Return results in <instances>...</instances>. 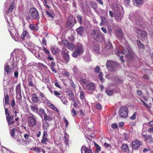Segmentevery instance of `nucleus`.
<instances>
[{
    "mask_svg": "<svg viewBox=\"0 0 153 153\" xmlns=\"http://www.w3.org/2000/svg\"><path fill=\"white\" fill-rule=\"evenodd\" d=\"M91 34L93 39L96 41L101 42L104 39L102 33L96 29L92 30Z\"/></svg>",
    "mask_w": 153,
    "mask_h": 153,
    "instance_id": "1",
    "label": "nucleus"
},
{
    "mask_svg": "<svg viewBox=\"0 0 153 153\" xmlns=\"http://www.w3.org/2000/svg\"><path fill=\"white\" fill-rule=\"evenodd\" d=\"M75 51L72 54V56L74 58H76L81 55L84 52V49L81 44H78L75 47Z\"/></svg>",
    "mask_w": 153,
    "mask_h": 153,
    "instance_id": "2",
    "label": "nucleus"
},
{
    "mask_svg": "<svg viewBox=\"0 0 153 153\" xmlns=\"http://www.w3.org/2000/svg\"><path fill=\"white\" fill-rule=\"evenodd\" d=\"M118 113L120 117L124 119L126 118L128 116V109L126 106H122L120 108Z\"/></svg>",
    "mask_w": 153,
    "mask_h": 153,
    "instance_id": "3",
    "label": "nucleus"
},
{
    "mask_svg": "<svg viewBox=\"0 0 153 153\" xmlns=\"http://www.w3.org/2000/svg\"><path fill=\"white\" fill-rule=\"evenodd\" d=\"M37 118L33 114L27 117L28 126L29 127H33L36 124L37 122Z\"/></svg>",
    "mask_w": 153,
    "mask_h": 153,
    "instance_id": "4",
    "label": "nucleus"
},
{
    "mask_svg": "<svg viewBox=\"0 0 153 153\" xmlns=\"http://www.w3.org/2000/svg\"><path fill=\"white\" fill-rule=\"evenodd\" d=\"M29 13L32 20L39 19V16L38 12L35 8H30L29 10Z\"/></svg>",
    "mask_w": 153,
    "mask_h": 153,
    "instance_id": "5",
    "label": "nucleus"
},
{
    "mask_svg": "<svg viewBox=\"0 0 153 153\" xmlns=\"http://www.w3.org/2000/svg\"><path fill=\"white\" fill-rule=\"evenodd\" d=\"M76 23V20L73 16H69L67 19L65 27L68 28H71L74 26V24Z\"/></svg>",
    "mask_w": 153,
    "mask_h": 153,
    "instance_id": "6",
    "label": "nucleus"
},
{
    "mask_svg": "<svg viewBox=\"0 0 153 153\" xmlns=\"http://www.w3.org/2000/svg\"><path fill=\"white\" fill-rule=\"evenodd\" d=\"M5 114L6 120L9 126L12 125L15 122L13 121V115L10 116L8 109L7 108H5Z\"/></svg>",
    "mask_w": 153,
    "mask_h": 153,
    "instance_id": "7",
    "label": "nucleus"
},
{
    "mask_svg": "<svg viewBox=\"0 0 153 153\" xmlns=\"http://www.w3.org/2000/svg\"><path fill=\"white\" fill-rule=\"evenodd\" d=\"M117 65L118 64L116 62L109 60L107 61L106 66L108 70L113 71L115 70Z\"/></svg>",
    "mask_w": 153,
    "mask_h": 153,
    "instance_id": "8",
    "label": "nucleus"
},
{
    "mask_svg": "<svg viewBox=\"0 0 153 153\" xmlns=\"http://www.w3.org/2000/svg\"><path fill=\"white\" fill-rule=\"evenodd\" d=\"M12 37L15 40L18 38L19 34L17 30L14 27H12V28L9 30Z\"/></svg>",
    "mask_w": 153,
    "mask_h": 153,
    "instance_id": "9",
    "label": "nucleus"
},
{
    "mask_svg": "<svg viewBox=\"0 0 153 153\" xmlns=\"http://www.w3.org/2000/svg\"><path fill=\"white\" fill-rule=\"evenodd\" d=\"M21 86V84L20 83H19L16 87V98L17 99L19 100H21L22 98Z\"/></svg>",
    "mask_w": 153,
    "mask_h": 153,
    "instance_id": "10",
    "label": "nucleus"
},
{
    "mask_svg": "<svg viewBox=\"0 0 153 153\" xmlns=\"http://www.w3.org/2000/svg\"><path fill=\"white\" fill-rule=\"evenodd\" d=\"M136 33L137 35L140 36L142 41L147 39V33L146 31L139 30L138 28H137Z\"/></svg>",
    "mask_w": 153,
    "mask_h": 153,
    "instance_id": "11",
    "label": "nucleus"
},
{
    "mask_svg": "<svg viewBox=\"0 0 153 153\" xmlns=\"http://www.w3.org/2000/svg\"><path fill=\"white\" fill-rule=\"evenodd\" d=\"M141 143L139 140L135 139L133 140L131 142V146L133 149L136 150L141 145Z\"/></svg>",
    "mask_w": 153,
    "mask_h": 153,
    "instance_id": "12",
    "label": "nucleus"
},
{
    "mask_svg": "<svg viewBox=\"0 0 153 153\" xmlns=\"http://www.w3.org/2000/svg\"><path fill=\"white\" fill-rule=\"evenodd\" d=\"M114 13L115 14L114 17L116 21H119L120 20L121 14L119 7L117 8L115 10Z\"/></svg>",
    "mask_w": 153,
    "mask_h": 153,
    "instance_id": "13",
    "label": "nucleus"
},
{
    "mask_svg": "<svg viewBox=\"0 0 153 153\" xmlns=\"http://www.w3.org/2000/svg\"><path fill=\"white\" fill-rule=\"evenodd\" d=\"M143 137L145 139L144 140L145 141L147 142L149 141L150 144H153V137H152V135L143 134Z\"/></svg>",
    "mask_w": 153,
    "mask_h": 153,
    "instance_id": "14",
    "label": "nucleus"
},
{
    "mask_svg": "<svg viewBox=\"0 0 153 153\" xmlns=\"http://www.w3.org/2000/svg\"><path fill=\"white\" fill-rule=\"evenodd\" d=\"M43 50L45 53L48 56V59L49 61L53 60L54 58L51 56V54L49 50L45 47H43Z\"/></svg>",
    "mask_w": 153,
    "mask_h": 153,
    "instance_id": "15",
    "label": "nucleus"
},
{
    "mask_svg": "<svg viewBox=\"0 0 153 153\" xmlns=\"http://www.w3.org/2000/svg\"><path fill=\"white\" fill-rule=\"evenodd\" d=\"M122 150L125 153H129L130 152L129 146L127 144L123 143L121 146Z\"/></svg>",
    "mask_w": 153,
    "mask_h": 153,
    "instance_id": "16",
    "label": "nucleus"
},
{
    "mask_svg": "<svg viewBox=\"0 0 153 153\" xmlns=\"http://www.w3.org/2000/svg\"><path fill=\"white\" fill-rule=\"evenodd\" d=\"M85 30V29L84 27L80 26L76 29V31L78 34L82 36L84 34Z\"/></svg>",
    "mask_w": 153,
    "mask_h": 153,
    "instance_id": "17",
    "label": "nucleus"
},
{
    "mask_svg": "<svg viewBox=\"0 0 153 153\" xmlns=\"http://www.w3.org/2000/svg\"><path fill=\"white\" fill-rule=\"evenodd\" d=\"M93 51L95 53L99 54L100 53V47L97 44H94L92 45Z\"/></svg>",
    "mask_w": 153,
    "mask_h": 153,
    "instance_id": "18",
    "label": "nucleus"
},
{
    "mask_svg": "<svg viewBox=\"0 0 153 153\" xmlns=\"http://www.w3.org/2000/svg\"><path fill=\"white\" fill-rule=\"evenodd\" d=\"M82 153H83V151H84V153H92V151L91 149H88L85 146H83L81 148Z\"/></svg>",
    "mask_w": 153,
    "mask_h": 153,
    "instance_id": "19",
    "label": "nucleus"
},
{
    "mask_svg": "<svg viewBox=\"0 0 153 153\" xmlns=\"http://www.w3.org/2000/svg\"><path fill=\"white\" fill-rule=\"evenodd\" d=\"M51 49L52 53L54 55H56L57 53H59L60 52L59 49L58 48L54 46L51 47Z\"/></svg>",
    "mask_w": 153,
    "mask_h": 153,
    "instance_id": "20",
    "label": "nucleus"
},
{
    "mask_svg": "<svg viewBox=\"0 0 153 153\" xmlns=\"http://www.w3.org/2000/svg\"><path fill=\"white\" fill-rule=\"evenodd\" d=\"M116 36L119 38H120L122 37L123 36V31L120 28L117 29L116 31Z\"/></svg>",
    "mask_w": 153,
    "mask_h": 153,
    "instance_id": "21",
    "label": "nucleus"
},
{
    "mask_svg": "<svg viewBox=\"0 0 153 153\" xmlns=\"http://www.w3.org/2000/svg\"><path fill=\"white\" fill-rule=\"evenodd\" d=\"M44 119L45 121L46 122V124L47 125V127H48L49 126V123L47 122L48 121H50L52 120V118L51 117L49 116H47V114H45L44 115Z\"/></svg>",
    "mask_w": 153,
    "mask_h": 153,
    "instance_id": "22",
    "label": "nucleus"
},
{
    "mask_svg": "<svg viewBox=\"0 0 153 153\" xmlns=\"http://www.w3.org/2000/svg\"><path fill=\"white\" fill-rule=\"evenodd\" d=\"M86 87L88 90H93L94 89L95 85L94 83L91 82L88 84H87Z\"/></svg>",
    "mask_w": 153,
    "mask_h": 153,
    "instance_id": "23",
    "label": "nucleus"
},
{
    "mask_svg": "<svg viewBox=\"0 0 153 153\" xmlns=\"http://www.w3.org/2000/svg\"><path fill=\"white\" fill-rule=\"evenodd\" d=\"M37 112L38 114L42 118L43 116H44L45 114H46L45 112V110L42 108H40Z\"/></svg>",
    "mask_w": 153,
    "mask_h": 153,
    "instance_id": "24",
    "label": "nucleus"
},
{
    "mask_svg": "<svg viewBox=\"0 0 153 153\" xmlns=\"http://www.w3.org/2000/svg\"><path fill=\"white\" fill-rule=\"evenodd\" d=\"M4 70L7 74H10L12 71V69L10 67L8 63L6 64L4 68Z\"/></svg>",
    "mask_w": 153,
    "mask_h": 153,
    "instance_id": "25",
    "label": "nucleus"
},
{
    "mask_svg": "<svg viewBox=\"0 0 153 153\" xmlns=\"http://www.w3.org/2000/svg\"><path fill=\"white\" fill-rule=\"evenodd\" d=\"M31 100L34 103H37L39 101L38 97L36 94L32 95Z\"/></svg>",
    "mask_w": 153,
    "mask_h": 153,
    "instance_id": "26",
    "label": "nucleus"
},
{
    "mask_svg": "<svg viewBox=\"0 0 153 153\" xmlns=\"http://www.w3.org/2000/svg\"><path fill=\"white\" fill-rule=\"evenodd\" d=\"M15 3L13 1L10 4V7L9 8L8 10V12L9 13H10L13 12V10L15 8Z\"/></svg>",
    "mask_w": 153,
    "mask_h": 153,
    "instance_id": "27",
    "label": "nucleus"
},
{
    "mask_svg": "<svg viewBox=\"0 0 153 153\" xmlns=\"http://www.w3.org/2000/svg\"><path fill=\"white\" fill-rule=\"evenodd\" d=\"M137 43L139 49H144L145 48L144 45L139 40H137Z\"/></svg>",
    "mask_w": 153,
    "mask_h": 153,
    "instance_id": "28",
    "label": "nucleus"
},
{
    "mask_svg": "<svg viewBox=\"0 0 153 153\" xmlns=\"http://www.w3.org/2000/svg\"><path fill=\"white\" fill-rule=\"evenodd\" d=\"M148 124L151 128H148V131L149 133H151L153 134V121H150Z\"/></svg>",
    "mask_w": 153,
    "mask_h": 153,
    "instance_id": "29",
    "label": "nucleus"
},
{
    "mask_svg": "<svg viewBox=\"0 0 153 153\" xmlns=\"http://www.w3.org/2000/svg\"><path fill=\"white\" fill-rule=\"evenodd\" d=\"M31 109L33 112L37 113L38 111V108L37 105L35 104L31 105H30Z\"/></svg>",
    "mask_w": 153,
    "mask_h": 153,
    "instance_id": "30",
    "label": "nucleus"
},
{
    "mask_svg": "<svg viewBox=\"0 0 153 153\" xmlns=\"http://www.w3.org/2000/svg\"><path fill=\"white\" fill-rule=\"evenodd\" d=\"M48 105L49 107L50 108L53 109L55 111L57 110V109L55 107V106L53 104H51L49 102H47Z\"/></svg>",
    "mask_w": 153,
    "mask_h": 153,
    "instance_id": "31",
    "label": "nucleus"
},
{
    "mask_svg": "<svg viewBox=\"0 0 153 153\" xmlns=\"http://www.w3.org/2000/svg\"><path fill=\"white\" fill-rule=\"evenodd\" d=\"M62 58L66 63H68L69 62L70 59L69 55L62 56Z\"/></svg>",
    "mask_w": 153,
    "mask_h": 153,
    "instance_id": "32",
    "label": "nucleus"
},
{
    "mask_svg": "<svg viewBox=\"0 0 153 153\" xmlns=\"http://www.w3.org/2000/svg\"><path fill=\"white\" fill-rule=\"evenodd\" d=\"M68 53L69 52L65 48H62V51L61 52L62 56L69 55Z\"/></svg>",
    "mask_w": 153,
    "mask_h": 153,
    "instance_id": "33",
    "label": "nucleus"
},
{
    "mask_svg": "<svg viewBox=\"0 0 153 153\" xmlns=\"http://www.w3.org/2000/svg\"><path fill=\"white\" fill-rule=\"evenodd\" d=\"M110 46L107 45L106 46V48L107 49V50L109 54H111L113 52L112 50V45L110 44L109 45Z\"/></svg>",
    "mask_w": 153,
    "mask_h": 153,
    "instance_id": "34",
    "label": "nucleus"
},
{
    "mask_svg": "<svg viewBox=\"0 0 153 153\" xmlns=\"http://www.w3.org/2000/svg\"><path fill=\"white\" fill-rule=\"evenodd\" d=\"M27 82H28V85L31 87H35L36 86L33 85V81L32 79L31 78H28L27 79Z\"/></svg>",
    "mask_w": 153,
    "mask_h": 153,
    "instance_id": "35",
    "label": "nucleus"
},
{
    "mask_svg": "<svg viewBox=\"0 0 153 153\" xmlns=\"http://www.w3.org/2000/svg\"><path fill=\"white\" fill-rule=\"evenodd\" d=\"M48 139L46 136H42V139L41 140V143L43 144H46L47 142L48 141Z\"/></svg>",
    "mask_w": 153,
    "mask_h": 153,
    "instance_id": "36",
    "label": "nucleus"
},
{
    "mask_svg": "<svg viewBox=\"0 0 153 153\" xmlns=\"http://www.w3.org/2000/svg\"><path fill=\"white\" fill-rule=\"evenodd\" d=\"M66 47L68 49L70 50H72L74 48V45L70 42H68Z\"/></svg>",
    "mask_w": 153,
    "mask_h": 153,
    "instance_id": "37",
    "label": "nucleus"
},
{
    "mask_svg": "<svg viewBox=\"0 0 153 153\" xmlns=\"http://www.w3.org/2000/svg\"><path fill=\"white\" fill-rule=\"evenodd\" d=\"M27 33V32L26 30H24L23 31V32L21 35V38L22 39L24 40L25 39V38Z\"/></svg>",
    "mask_w": 153,
    "mask_h": 153,
    "instance_id": "38",
    "label": "nucleus"
},
{
    "mask_svg": "<svg viewBox=\"0 0 153 153\" xmlns=\"http://www.w3.org/2000/svg\"><path fill=\"white\" fill-rule=\"evenodd\" d=\"M126 53H125L126 56L129 59H132L133 58V56L131 53L128 51H127V52H126Z\"/></svg>",
    "mask_w": 153,
    "mask_h": 153,
    "instance_id": "39",
    "label": "nucleus"
},
{
    "mask_svg": "<svg viewBox=\"0 0 153 153\" xmlns=\"http://www.w3.org/2000/svg\"><path fill=\"white\" fill-rule=\"evenodd\" d=\"M46 13L48 17L52 19H53L54 18L55 15L53 13H51L49 11H46Z\"/></svg>",
    "mask_w": 153,
    "mask_h": 153,
    "instance_id": "40",
    "label": "nucleus"
},
{
    "mask_svg": "<svg viewBox=\"0 0 153 153\" xmlns=\"http://www.w3.org/2000/svg\"><path fill=\"white\" fill-rule=\"evenodd\" d=\"M22 135L20 134H18L15 137V138L18 142L22 140Z\"/></svg>",
    "mask_w": 153,
    "mask_h": 153,
    "instance_id": "41",
    "label": "nucleus"
},
{
    "mask_svg": "<svg viewBox=\"0 0 153 153\" xmlns=\"http://www.w3.org/2000/svg\"><path fill=\"white\" fill-rule=\"evenodd\" d=\"M134 2L138 6H139V5L142 4L143 3V0H134Z\"/></svg>",
    "mask_w": 153,
    "mask_h": 153,
    "instance_id": "42",
    "label": "nucleus"
},
{
    "mask_svg": "<svg viewBox=\"0 0 153 153\" xmlns=\"http://www.w3.org/2000/svg\"><path fill=\"white\" fill-rule=\"evenodd\" d=\"M29 27L32 30H36L37 28V26L33 24H30L29 25Z\"/></svg>",
    "mask_w": 153,
    "mask_h": 153,
    "instance_id": "43",
    "label": "nucleus"
},
{
    "mask_svg": "<svg viewBox=\"0 0 153 153\" xmlns=\"http://www.w3.org/2000/svg\"><path fill=\"white\" fill-rule=\"evenodd\" d=\"M80 81L82 83L85 84L88 82V80L86 79H84L83 77H81L80 78Z\"/></svg>",
    "mask_w": 153,
    "mask_h": 153,
    "instance_id": "44",
    "label": "nucleus"
},
{
    "mask_svg": "<svg viewBox=\"0 0 153 153\" xmlns=\"http://www.w3.org/2000/svg\"><path fill=\"white\" fill-rule=\"evenodd\" d=\"M42 149L38 147H35L33 148V150L37 152H42Z\"/></svg>",
    "mask_w": 153,
    "mask_h": 153,
    "instance_id": "45",
    "label": "nucleus"
},
{
    "mask_svg": "<svg viewBox=\"0 0 153 153\" xmlns=\"http://www.w3.org/2000/svg\"><path fill=\"white\" fill-rule=\"evenodd\" d=\"M106 94L109 96L112 95L113 94V90H106L105 91Z\"/></svg>",
    "mask_w": 153,
    "mask_h": 153,
    "instance_id": "46",
    "label": "nucleus"
},
{
    "mask_svg": "<svg viewBox=\"0 0 153 153\" xmlns=\"http://www.w3.org/2000/svg\"><path fill=\"white\" fill-rule=\"evenodd\" d=\"M101 82H102L104 81V79H103V73L102 72H100L98 76Z\"/></svg>",
    "mask_w": 153,
    "mask_h": 153,
    "instance_id": "47",
    "label": "nucleus"
},
{
    "mask_svg": "<svg viewBox=\"0 0 153 153\" xmlns=\"http://www.w3.org/2000/svg\"><path fill=\"white\" fill-rule=\"evenodd\" d=\"M62 103L65 105H67L68 104V102L67 99L65 97H62L60 99Z\"/></svg>",
    "mask_w": 153,
    "mask_h": 153,
    "instance_id": "48",
    "label": "nucleus"
},
{
    "mask_svg": "<svg viewBox=\"0 0 153 153\" xmlns=\"http://www.w3.org/2000/svg\"><path fill=\"white\" fill-rule=\"evenodd\" d=\"M5 103L6 105H7L9 104V96L7 95L5 98Z\"/></svg>",
    "mask_w": 153,
    "mask_h": 153,
    "instance_id": "49",
    "label": "nucleus"
},
{
    "mask_svg": "<svg viewBox=\"0 0 153 153\" xmlns=\"http://www.w3.org/2000/svg\"><path fill=\"white\" fill-rule=\"evenodd\" d=\"M124 140L125 141H128L129 139V137L128 135L126 133H123Z\"/></svg>",
    "mask_w": 153,
    "mask_h": 153,
    "instance_id": "50",
    "label": "nucleus"
},
{
    "mask_svg": "<svg viewBox=\"0 0 153 153\" xmlns=\"http://www.w3.org/2000/svg\"><path fill=\"white\" fill-rule=\"evenodd\" d=\"M53 93L55 96L58 97L59 99L61 98V97L60 96L61 95L57 91L54 90L53 92Z\"/></svg>",
    "mask_w": 153,
    "mask_h": 153,
    "instance_id": "51",
    "label": "nucleus"
},
{
    "mask_svg": "<svg viewBox=\"0 0 153 153\" xmlns=\"http://www.w3.org/2000/svg\"><path fill=\"white\" fill-rule=\"evenodd\" d=\"M141 102L143 103V105L146 108H149L150 106L149 105L147 104L143 100L141 99H140Z\"/></svg>",
    "mask_w": 153,
    "mask_h": 153,
    "instance_id": "52",
    "label": "nucleus"
},
{
    "mask_svg": "<svg viewBox=\"0 0 153 153\" xmlns=\"http://www.w3.org/2000/svg\"><path fill=\"white\" fill-rule=\"evenodd\" d=\"M80 97L82 99H83L85 98V94L84 91L81 90L80 91Z\"/></svg>",
    "mask_w": 153,
    "mask_h": 153,
    "instance_id": "53",
    "label": "nucleus"
},
{
    "mask_svg": "<svg viewBox=\"0 0 153 153\" xmlns=\"http://www.w3.org/2000/svg\"><path fill=\"white\" fill-rule=\"evenodd\" d=\"M95 108L96 109L101 110L102 108L101 105L99 103H97L95 106Z\"/></svg>",
    "mask_w": 153,
    "mask_h": 153,
    "instance_id": "54",
    "label": "nucleus"
},
{
    "mask_svg": "<svg viewBox=\"0 0 153 153\" xmlns=\"http://www.w3.org/2000/svg\"><path fill=\"white\" fill-rule=\"evenodd\" d=\"M68 135H66L64 137H63L64 140L66 145L68 144Z\"/></svg>",
    "mask_w": 153,
    "mask_h": 153,
    "instance_id": "55",
    "label": "nucleus"
},
{
    "mask_svg": "<svg viewBox=\"0 0 153 153\" xmlns=\"http://www.w3.org/2000/svg\"><path fill=\"white\" fill-rule=\"evenodd\" d=\"M91 7L94 9H96L97 6L96 4L93 1H91Z\"/></svg>",
    "mask_w": 153,
    "mask_h": 153,
    "instance_id": "56",
    "label": "nucleus"
},
{
    "mask_svg": "<svg viewBox=\"0 0 153 153\" xmlns=\"http://www.w3.org/2000/svg\"><path fill=\"white\" fill-rule=\"evenodd\" d=\"M16 130V128H13L11 131V132H10V135L13 137H14V134Z\"/></svg>",
    "mask_w": 153,
    "mask_h": 153,
    "instance_id": "57",
    "label": "nucleus"
},
{
    "mask_svg": "<svg viewBox=\"0 0 153 153\" xmlns=\"http://www.w3.org/2000/svg\"><path fill=\"white\" fill-rule=\"evenodd\" d=\"M94 72L96 73H97V74L98 73H100V68L99 66H97L94 68Z\"/></svg>",
    "mask_w": 153,
    "mask_h": 153,
    "instance_id": "58",
    "label": "nucleus"
},
{
    "mask_svg": "<svg viewBox=\"0 0 153 153\" xmlns=\"http://www.w3.org/2000/svg\"><path fill=\"white\" fill-rule=\"evenodd\" d=\"M63 119L65 123V127H68L69 124L68 121L66 119L65 117H64Z\"/></svg>",
    "mask_w": 153,
    "mask_h": 153,
    "instance_id": "59",
    "label": "nucleus"
},
{
    "mask_svg": "<svg viewBox=\"0 0 153 153\" xmlns=\"http://www.w3.org/2000/svg\"><path fill=\"white\" fill-rule=\"evenodd\" d=\"M95 146L96 147V152H99V151H100L101 149L100 147L98 144L96 143L95 144Z\"/></svg>",
    "mask_w": 153,
    "mask_h": 153,
    "instance_id": "60",
    "label": "nucleus"
},
{
    "mask_svg": "<svg viewBox=\"0 0 153 153\" xmlns=\"http://www.w3.org/2000/svg\"><path fill=\"white\" fill-rule=\"evenodd\" d=\"M115 80L118 83H122L123 81L122 79L120 78L119 77H117L115 78Z\"/></svg>",
    "mask_w": 153,
    "mask_h": 153,
    "instance_id": "61",
    "label": "nucleus"
},
{
    "mask_svg": "<svg viewBox=\"0 0 153 153\" xmlns=\"http://www.w3.org/2000/svg\"><path fill=\"white\" fill-rule=\"evenodd\" d=\"M77 18L78 20V22L81 25L82 24V17L81 16H77Z\"/></svg>",
    "mask_w": 153,
    "mask_h": 153,
    "instance_id": "62",
    "label": "nucleus"
},
{
    "mask_svg": "<svg viewBox=\"0 0 153 153\" xmlns=\"http://www.w3.org/2000/svg\"><path fill=\"white\" fill-rule=\"evenodd\" d=\"M7 25L8 26V30L12 28V27H14L13 25L11 26V24L10 23L8 20H7Z\"/></svg>",
    "mask_w": 153,
    "mask_h": 153,
    "instance_id": "63",
    "label": "nucleus"
},
{
    "mask_svg": "<svg viewBox=\"0 0 153 153\" xmlns=\"http://www.w3.org/2000/svg\"><path fill=\"white\" fill-rule=\"evenodd\" d=\"M62 42L63 45L65 46H66L69 42L68 41L66 40H62Z\"/></svg>",
    "mask_w": 153,
    "mask_h": 153,
    "instance_id": "64",
    "label": "nucleus"
}]
</instances>
